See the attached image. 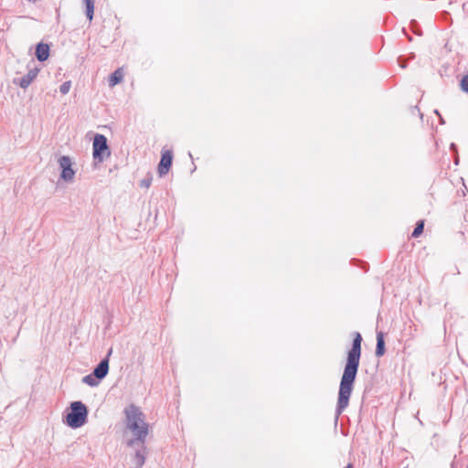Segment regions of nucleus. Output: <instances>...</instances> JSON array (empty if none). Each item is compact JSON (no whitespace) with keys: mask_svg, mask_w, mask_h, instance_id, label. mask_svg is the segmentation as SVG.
<instances>
[{"mask_svg":"<svg viewBox=\"0 0 468 468\" xmlns=\"http://www.w3.org/2000/svg\"><path fill=\"white\" fill-rule=\"evenodd\" d=\"M361 342V335L356 333L352 347L347 353L346 363L340 381L336 405L337 416H339L349 404V399L354 388V383L359 367Z\"/></svg>","mask_w":468,"mask_h":468,"instance_id":"f257e3e1","label":"nucleus"},{"mask_svg":"<svg viewBox=\"0 0 468 468\" xmlns=\"http://www.w3.org/2000/svg\"><path fill=\"white\" fill-rule=\"evenodd\" d=\"M125 426L134 436L127 441L129 447H135L136 444L145 443L149 434V424L145 421L144 414L135 405L131 404L124 410Z\"/></svg>","mask_w":468,"mask_h":468,"instance_id":"f03ea898","label":"nucleus"},{"mask_svg":"<svg viewBox=\"0 0 468 468\" xmlns=\"http://www.w3.org/2000/svg\"><path fill=\"white\" fill-rule=\"evenodd\" d=\"M70 411L66 416V423L73 429L83 426L87 421L88 409L81 401L70 404Z\"/></svg>","mask_w":468,"mask_h":468,"instance_id":"7ed1b4c3","label":"nucleus"},{"mask_svg":"<svg viewBox=\"0 0 468 468\" xmlns=\"http://www.w3.org/2000/svg\"><path fill=\"white\" fill-rule=\"evenodd\" d=\"M58 165L60 169V179L66 183H72L76 175L72 158L68 155H61L58 158Z\"/></svg>","mask_w":468,"mask_h":468,"instance_id":"20e7f679","label":"nucleus"},{"mask_svg":"<svg viewBox=\"0 0 468 468\" xmlns=\"http://www.w3.org/2000/svg\"><path fill=\"white\" fill-rule=\"evenodd\" d=\"M104 154H110L108 152L107 139L102 134H96L93 139V157L99 162L104 159Z\"/></svg>","mask_w":468,"mask_h":468,"instance_id":"39448f33","label":"nucleus"},{"mask_svg":"<svg viewBox=\"0 0 468 468\" xmlns=\"http://www.w3.org/2000/svg\"><path fill=\"white\" fill-rule=\"evenodd\" d=\"M173 153L170 150L162 152L161 160L158 165V174L160 176L166 175L172 165Z\"/></svg>","mask_w":468,"mask_h":468,"instance_id":"423d86ee","label":"nucleus"},{"mask_svg":"<svg viewBox=\"0 0 468 468\" xmlns=\"http://www.w3.org/2000/svg\"><path fill=\"white\" fill-rule=\"evenodd\" d=\"M135 453L133 458L134 468H142L145 463L146 447L144 443L135 445Z\"/></svg>","mask_w":468,"mask_h":468,"instance_id":"0eeeda50","label":"nucleus"},{"mask_svg":"<svg viewBox=\"0 0 468 468\" xmlns=\"http://www.w3.org/2000/svg\"><path fill=\"white\" fill-rule=\"evenodd\" d=\"M37 72H38L37 69H30L27 75L23 76L20 79H16L14 80V83L19 85L23 89H26L36 79Z\"/></svg>","mask_w":468,"mask_h":468,"instance_id":"6e6552de","label":"nucleus"},{"mask_svg":"<svg viewBox=\"0 0 468 468\" xmlns=\"http://www.w3.org/2000/svg\"><path fill=\"white\" fill-rule=\"evenodd\" d=\"M109 371V359L103 358L94 368L92 374L99 379L104 378Z\"/></svg>","mask_w":468,"mask_h":468,"instance_id":"1a4fd4ad","label":"nucleus"},{"mask_svg":"<svg viewBox=\"0 0 468 468\" xmlns=\"http://www.w3.org/2000/svg\"><path fill=\"white\" fill-rule=\"evenodd\" d=\"M49 56V47L48 44L39 43L36 48V57L39 61H45Z\"/></svg>","mask_w":468,"mask_h":468,"instance_id":"9d476101","label":"nucleus"},{"mask_svg":"<svg viewBox=\"0 0 468 468\" xmlns=\"http://www.w3.org/2000/svg\"><path fill=\"white\" fill-rule=\"evenodd\" d=\"M385 354V341L384 335L382 332H378L377 334V346H376V356L378 357L382 356Z\"/></svg>","mask_w":468,"mask_h":468,"instance_id":"9b49d317","label":"nucleus"},{"mask_svg":"<svg viewBox=\"0 0 468 468\" xmlns=\"http://www.w3.org/2000/svg\"><path fill=\"white\" fill-rule=\"evenodd\" d=\"M123 79V73L122 69H117L109 79V85L113 87L120 83Z\"/></svg>","mask_w":468,"mask_h":468,"instance_id":"f8f14e48","label":"nucleus"},{"mask_svg":"<svg viewBox=\"0 0 468 468\" xmlns=\"http://www.w3.org/2000/svg\"><path fill=\"white\" fill-rule=\"evenodd\" d=\"M82 1L86 5V16L89 19V21H91L93 19L95 0H82Z\"/></svg>","mask_w":468,"mask_h":468,"instance_id":"ddd939ff","label":"nucleus"},{"mask_svg":"<svg viewBox=\"0 0 468 468\" xmlns=\"http://www.w3.org/2000/svg\"><path fill=\"white\" fill-rule=\"evenodd\" d=\"M82 382L90 387H96L99 385V379L93 374L85 376L82 378Z\"/></svg>","mask_w":468,"mask_h":468,"instance_id":"4468645a","label":"nucleus"},{"mask_svg":"<svg viewBox=\"0 0 468 468\" xmlns=\"http://www.w3.org/2000/svg\"><path fill=\"white\" fill-rule=\"evenodd\" d=\"M424 229V222L422 220L419 221L411 234L413 238H418Z\"/></svg>","mask_w":468,"mask_h":468,"instance_id":"2eb2a0df","label":"nucleus"},{"mask_svg":"<svg viewBox=\"0 0 468 468\" xmlns=\"http://www.w3.org/2000/svg\"><path fill=\"white\" fill-rule=\"evenodd\" d=\"M70 87H71V83L70 81H66L64 83H62L59 87V91L62 93V94H67L69 90H70Z\"/></svg>","mask_w":468,"mask_h":468,"instance_id":"dca6fc26","label":"nucleus"},{"mask_svg":"<svg viewBox=\"0 0 468 468\" xmlns=\"http://www.w3.org/2000/svg\"><path fill=\"white\" fill-rule=\"evenodd\" d=\"M460 85L462 90L468 92V73L462 78Z\"/></svg>","mask_w":468,"mask_h":468,"instance_id":"f3484780","label":"nucleus"},{"mask_svg":"<svg viewBox=\"0 0 468 468\" xmlns=\"http://www.w3.org/2000/svg\"><path fill=\"white\" fill-rule=\"evenodd\" d=\"M151 183H152V178L151 177L144 178V179L140 181V186L142 187L148 188L151 186Z\"/></svg>","mask_w":468,"mask_h":468,"instance_id":"a211bd4d","label":"nucleus"},{"mask_svg":"<svg viewBox=\"0 0 468 468\" xmlns=\"http://www.w3.org/2000/svg\"><path fill=\"white\" fill-rule=\"evenodd\" d=\"M112 348H110V350L108 351V354H107L105 358L109 359V356L112 355Z\"/></svg>","mask_w":468,"mask_h":468,"instance_id":"6ab92c4d","label":"nucleus"},{"mask_svg":"<svg viewBox=\"0 0 468 468\" xmlns=\"http://www.w3.org/2000/svg\"><path fill=\"white\" fill-rule=\"evenodd\" d=\"M440 120H441V123L443 124L444 123L443 118H441Z\"/></svg>","mask_w":468,"mask_h":468,"instance_id":"aec40b11","label":"nucleus"},{"mask_svg":"<svg viewBox=\"0 0 468 468\" xmlns=\"http://www.w3.org/2000/svg\"><path fill=\"white\" fill-rule=\"evenodd\" d=\"M346 468H352V465L348 464Z\"/></svg>","mask_w":468,"mask_h":468,"instance_id":"412c9836","label":"nucleus"}]
</instances>
